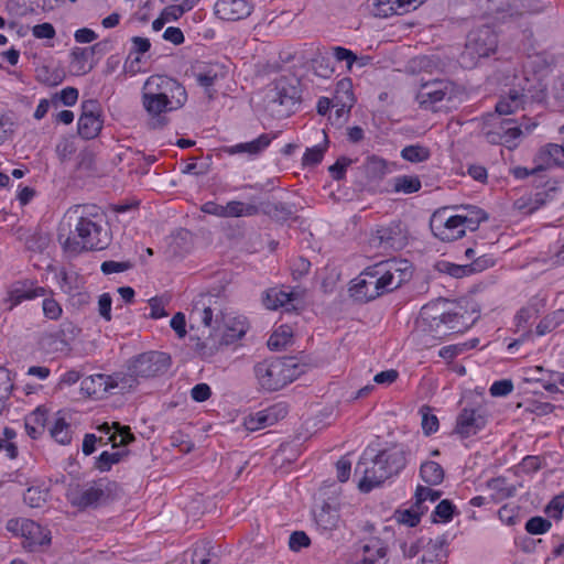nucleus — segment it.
I'll return each mask as SVG.
<instances>
[{
    "label": "nucleus",
    "instance_id": "48",
    "mask_svg": "<svg viewBox=\"0 0 564 564\" xmlns=\"http://www.w3.org/2000/svg\"><path fill=\"white\" fill-rule=\"evenodd\" d=\"M78 100V90L74 87L63 88L59 93L52 97V101L56 105L57 101L64 106L72 107Z\"/></svg>",
    "mask_w": 564,
    "mask_h": 564
},
{
    "label": "nucleus",
    "instance_id": "54",
    "mask_svg": "<svg viewBox=\"0 0 564 564\" xmlns=\"http://www.w3.org/2000/svg\"><path fill=\"white\" fill-rule=\"evenodd\" d=\"M499 520L506 525H514L518 520V509L511 505H505L498 510Z\"/></svg>",
    "mask_w": 564,
    "mask_h": 564
},
{
    "label": "nucleus",
    "instance_id": "11",
    "mask_svg": "<svg viewBox=\"0 0 564 564\" xmlns=\"http://www.w3.org/2000/svg\"><path fill=\"white\" fill-rule=\"evenodd\" d=\"M7 530L15 536L23 539V547L34 551L36 547L50 544V531L33 520L25 518L10 519Z\"/></svg>",
    "mask_w": 564,
    "mask_h": 564
},
{
    "label": "nucleus",
    "instance_id": "52",
    "mask_svg": "<svg viewBox=\"0 0 564 564\" xmlns=\"http://www.w3.org/2000/svg\"><path fill=\"white\" fill-rule=\"evenodd\" d=\"M395 520L401 524L413 528L419 524L421 517L417 511L405 509L395 512Z\"/></svg>",
    "mask_w": 564,
    "mask_h": 564
},
{
    "label": "nucleus",
    "instance_id": "37",
    "mask_svg": "<svg viewBox=\"0 0 564 564\" xmlns=\"http://www.w3.org/2000/svg\"><path fill=\"white\" fill-rule=\"evenodd\" d=\"M226 218L247 217L258 213V207L239 200H230L225 205Z\"/></svg>",
    "mask_w": 564,
    "mask_h": 564
},
{
    "label": "nucleus",
    "instance_id": "36",
    "mask_svg": "<svg viewBox=\"0 0 564 564\" xmlns=\"http://www.w3.org/2000/svg\"><path fill=\"white\" fill-rule=\"evenodd\" d=\"M423 481L429 485H438L443 481L444 470L440 464L435 462H425L420 469Z\"/></svg>",
    "mask_w": 564,
    "mask_h": 564
},
{
    "label": "nucleus",
    "instance_id": "14",
    "mask_svg": "<svg viewBox=\"0 0 564 564\" xmlns=\"http://www.w3.org/2000/svg\"><path fill=\"white\" fill-rule=\"evenodd\" d=\"M82 109L77 123L78 133L84 139H94L102 129L100 106L96 100H86L82 104Z\"/></svg>",
    "mask_w": 564,
    "mask_h": 564
},
{
    "label": "nucleus",
    "instance_id": "47",
    "mask_svg": "<svg viewBox=\"0 0 564 564\" xmlns=\"http://www.w3.org/2000/svg\"><path fill=\"white\" fill-rule=\"evenodd\" d=\"M366 171L373 177H381L388 172L387 161L378 156H370L366 162Z\"/></svg>",
    "mask_w": 564,
    "mask_h": 564
},
{
    "label": "nucleus",
    "instance_id": "57",
    "mask_svg": "<svg viewBox=\"0 0 564 564\" xmlns=\"http://www.w3.org/2000/svg\"><path fill=\"white\" fill-rule=\"evenodd\" d=\"M496 263V260L492 256L482 254L476 258L471 263H469L471 274L482 272L489 268H492Z\"/></svg>",
    "mask_w": 564,
    "mask_h": 564
},
{
    "label": "nucleus",
    "instance_id": "51",
    "mask_svg": "<svg viewBox=\"0 0 564 564\" xmlns=\"http://www.w3.org/2000/svg\"><path fill=\"white\" fill-rule=\"evenodd\" d=\"M456 508L452 501L444 499L442 500L434 510V516L443 523H447L453 519Z\"/></svg>",
    "mask_w": 564,
    "mask_h": 564
},
{
    "label": "nucleus",
    "instance_id": "17",
    "mask_svg": "<svg viewBox=\"0 0 564 564\" xmlns=\"http://www.w3.org/2000/svg\"><path fill=\"white\" fill-rule=\"evenodd\" d=\"M286 413V406L283 403H276L247 416L245 419V426L249 431L262 430L275 424Z\"/></svg>",
    "mask_w": 564,
    "mask_h": 564
},
{
    "label": "nucleus",
    "instance_id": "9",
    "mask_svg": "<svg viewBox=\"0 0 564 564\" xmlns=\"http://www.w3.org/2000/svg\"><path fill=\"white\" fill-rule=\"evenodd\" d=\"M498 46V37L495 31L485 25L473 30L467 39L465 50L462 54V64L471 67L478 58L488 57L494 54Z\"/></svg>",
    "mask_w": 564,
    "mask_h": 564
},
{
    "label": "nucleus",
    "instance_id": "28",
    "mask_svg": "<svg viewBox=\"0 0 564 564\" xmlns=\"http://www.w3.org/2000/svg\"><path fill=\"white\" fill-rule=\"evenodd\" d=\"M334 100L335 106L339 107L336 113L340 116L341 112H348L355 102L352 93V82L350 78H343L336 84Z\"/></svg>",
    "mask_w": 564,
    "mask_h": 564
},
{
    "label": "nucleus",
    "instance_id": "38",
    "mask_svg": "<svg viewBox=\"0 0 564 564\" xmlns=\"http://www.w3.org/2000/svg\"><path fill=\"white\" fill-rule=\"evenodd\" d=\"M316 524L325 531L333 530L337 527L339 521L338 512L330 507H323L315 514Z\"/></svg>",
    "mask_w": 564,
    "mask_h": 564
},
{
    "label": "nucleus",
    "instance_id": "60",
    "mask_svg": "<svg viewBox=\"0 0 564 564\" xmlns=\"http://www.w3.org/2000/svg\"><path fill=\"white\" fill-rule=\"evenodd\" d=\"M212 395V389L207 383H197L191 389V397L196 402H205Z\"/></svg>",
    "mask_w": 564,
    "mask_h": 564
},
{
    "label": "nucleus",
    "instance_id": "35",
    "mask_svg": "<svg viewBox=\"0 0 564 564\" xmlns=\"http://www.w3.org/2000/svg\"><path fill=\"white\" fill-rule=\"evenodd\" d=\"M36 78L40 83L54 87L63 83L65 74L61 68L42 66L36 69Z\"/></svg>",
    "mask_w": 564,
    "mask_h": 564
},
{
    "label": "nucleus",
    "instance_id": "50",
    "mask_svg": "<svg viewBox=\"0 0 564 564\" xmlns=\"http://www.w3.org/2000/svg\"><path fill=\"white\" fill-rule=\"evenodd\" d=\"M47 491L31 487L24 494V501L32 508H41L46 501Z\"/></svg>",
    "mask_w": 564,
    "mask_h": 564
},
{
    "label": "nucleus",
    "instance_id": "27",
    "mask_svg": "<svg viewBox=\"0 0 564 564\" xmlns=\"http://www.w3.org/2000/svg\"><path fill=\"white\" fill-rule=\"evenodd\" d=\"M104 497V490L97 485H87L69 494L70 502L79 508L96 506Z\"/></svg>",
    "mask_w": 564,
    "mask_h": 564
},
{
    "label": "nucleus",
    "instance_id": "34",
    "mask_svg": "<svg viewBox=\"0 0 564 564\" xmlns=\"http://www.w3.org/2000/svg\"><path fill=\"white\" fill-rule=\"evenodd\" d=\"M51 436L59 444L67 445L72 441L69 424L62 416H56L50 427Z\"/></svg>",
    "mask_w": 564,
    "mask_h": 564
},
{
    "label": "nucleus",
    "instance_id": "13",
    "mask_svg": "<svg viewBox=\"0 0 564 564\" xmlns=\"http://www.w3.org/2000/svg\"><path fill=\"white\" fill-rule=\"evenodd\" d=\"M455 91V86L449 80H433L424 83L416 93V101L422 108L432 109L438 102L451 100Z\"/></svg>",
    "mask_w": 564,
    "mask_h": 564
},
{
    "label": "nucleus",
    "instance_id": "20",
    "mask_svg": "<svg viewBox=\"0 0 564 564\" xmlns=\"http://www.w3.org/2000/svg\"><path fill=\"white\" fill-rule=\"evenodd\" d=\"M215 14L224 21H237L250 15L252 7L246 0H218Z\"/></svg>",
    "mask_w": 564,
    "mask_h": 564
},
{
    "label": "nucleus",
    "instance_id": "41",
    "mask_svg": "<svg viewBox=\"0 0 564 564\" xmlns=\"http://www.w3.org/2000/svg\"><path fill=\"white\" fill-rule=\"evenodd\" d=\"M564 319V312L556 311L553 314L543 318L536 326V334L539 336H544L545 334L553 330Z\"/></svg>",
    "mask_w": 564,
    "mask_h": 564
},
{
    "label": "nucleus",
    "instance_id": "18",
    "mask_svg": "<svg viewBox=\"0 0 564 564\" xmlns=\"http://www.w3.org/2000/svg\"><path fill=\"white\" fill-rule=\"evenodd\" d=\"M487 424V419L481 411L476 409H463L456 420L455 433L462 438L476 435Z\"/></svg>",
    "mask_w": 564,
    "mask_h": 564
},
{
    "label": "nucleus",
    "instance_id": "61",
    "mask_svg": "<svg viewBox=\"0 0 564 564\" xmlns=\"http://www.w3.org/2000/svg\"><path fill=\"white\" fill-rule=\"evenodd\" d=\"M171 328L176 333L178 338H184L186 332V318L181 312L176 313L170 321Z\"/></svg>",
    "mask_w": 564,
    "mask_h": 564
},
{
    "label": "nucleus",
    "instance_id": "58",
    "mask_svg": "<svg viewBox=\"0 0 564 564\" xmlns=\"http://www.w3.org/2000/svg\"><path fill=\"white\" fill-rule=\"evenodd\" d=\"M310 538L303 531H295L290 535L289 546L292 551H300L310 545Z\"/></svg>",
    "mask_w": 564,
    "mask_h": 564
},
{
    "label": "nucleus",
    "instance_id": "33",
    "mask_svg": "<svg viewBox=\"0 0 564 564\" xmlns=\"http://www.w3.org/2000/svg\"><path fill=\"white\" fill-rule=\"evenodd\" d=\"M293 337V329L289 325H280L268 340V347L271 350H280L286 347Z\"/></svg>",
    "mask_w": 564,
    "mask_h": 564
},
{
    "label": "nucleus",
    "instance_id": "46",
    "mask_svg": "<svg viewBox=\"0 0 564 564\" xmlns=\"http://www.w3.org/2000/svg\"><path fill=\"white\" fill-rule=\"evenodd\" d=\"M44 300L42 302L43 314L46 318L56 321L63 314V308L61 304L53 296H43Z\"/></svg>",
    "mask_w": 564,
    "mask_h": 564
},
{
    "label": "nucleus",
    "instance_id": "30",
    "mask_svg": "<svg viewBox=\"0 0 564 564\" xmlns=\"http://www.w3.org/2000/svg\"><path fill=\"white\" fill-rule=\"evenodd\" d=\"M93 51L85 47H75L70 52V70L74 75L82 76L91 70L89 57Z\"/></svg>",
    "mask_w": 564,
    "mask_h": 564
},
{
    "label": "nucleus",
    "instance_id": "59",
    "mask_svg": "<svg viewBox=\"0 0 564 564\" xmlns=\"http://www.w3.org/2000/svg\"><path fill=\"white\" fill-rule=\"evenodd\" d=\"M111 304L112 300L109 293H102L98 299L99 315L107 322L111 319Z\"/></svg>",
    "mask_w": 564,
    "mask_h": 564
},
{
    "label": "nucleus",
    "instance_id": "32",
    "mask_svg": "<svg viewBox=\"0 0 564 564\" xmlns=\"http://www.w3.org/2000/svg\"><path fill=\"white\" fill-rule=\"evenodd\" d=\"M386 549L379 540H370L362 547L361 564H382Z\"/></svg>",
    "mask_w": 564,
    "mask_h": 564
},
{
    "label": "nucleus",
    "instance_id": "21",
    "mask_svg": "<svg viewBox=\"0 0 564 564\" xmlns=\"http://www.w3.org/2000/svg\"><path fill=\"white\" fill-rule=\"evenodd\" d=\"M273 139V135L262 133L252 141L227 147L225 152L229 155L246 154L248 159L253 160L258 158L271 144Z\"/></svg>",
    "mask_w": 564,
    "mask_h": 564
},
{
    "label": "nucleus",
    "instance_id": "10",
    "mask_svg": "<svg viewBox=\"0 0 564 564\" xmlns=\"http://www.w3.org/2000/svg\"><path fill=\"white\" fill-rule=\"evenodd\" d=\"M131 382L118 371L112 375L95 373L84 378L80 388L85 394L101 399L108 393L128 391Z\"/></svg>",
    "mask_w": 564,
    "mask_h": 564
},
{
    "label": "nucleus",
    "instance_id": "8",
    "mask_svg": "<svg viewBox=\"0 0 564 564\" xmlns=\"http://www.w3.org/2000/svg\"><path fill=\"white\" fill-rule=\"evenodd\" d=\"M169 367V357L159 351H149L131 359L126 370L118 371L123 377L132 380L129 390L137 387L140 379H147L159 375Z\"/></svg>",
    "mask_w": 564,
    "mask_h": 564
},
{
    "label": "nucleus",
    "instance_id": "26",
    "mask_svg": "<svg viewBox=\"0 0 564 564\" xmlns=\"http://www.w3.org/2000/svg\"><path fill=\"white\" fill-rule=\"evenodd\" d=\"M528 88H522L521 91L514 89L511 90L507 97L501 98L496 105V113L498 116L511 115L520 109H524L527 102Z\"/></svg>",
    "mask_w": 564,
    "mask_h": 564
},
{
    "label": "nucleus",
    "instance_id": "43",
    "mask_svg": "<svg viewBox=\"0 0 564 564\" xmlns=\"http://www.w3.org/2000/svg\"><path fill=\"white\" fill-rule=\"evenodd\" d=\"M195 77L197 84L212 97L210 88L218 82L219 73L215 68H208L205 72L196 74Z\"/></svg>",
    "mask_w": 564,
    "mask_h": 564
},
{
    "label": "nucleus",
    "instance_id": "15",
    "mask_svg": "<svg viewBox=\"0 0 564 564\" xmlns=\"http://www.w3.org/2000/svg\"><path fill=\"white\" fill-rule=\"evenodd\" d=\"M267 109L276 117H286L296 105L294 89L284 84H276L267 93Z\"/></svg>",
    "mask_w": 564,
    "mask_h": 564
},
{
    "label": "nucleus",
    "instance_id": "24",
    "mask_svg": "<svg viewBox=\"0 0 564 564\" xmlns=\"http://www.w3.org/2000/svg\"><path fill=\"white\" fill-rule=\"evenodd\" d=\"M422 0H373L372 14L378 18H388L415 8Z\"/></svg>",
    "mask_w": 564,
    "mask_h": 564
},
{
    "label": "nucleus",
    "instance_id": "64",
    "mask_svg": "<svg viewBox=\"0 0 564 564\" xmlns=\"http://www.w3.org/2000/svg\"><path fill=\"white\" fill-rule=\"evenodd\" d=\"M564 510V498L555 497L553 498L546 507V513L554 519H560L562 517V512Z\"/></svg>",
    "mask_w": 564,
    "mask_h": 564
},
{
    "label": "nucleus",
    "instance_id": "39",
    "mask_svg": "<svg viewBox=\"0 0 564 564\" xmlns=\"http://www.w3.org/2000/svg\"><path fill=\"white\" fill-rule=\"evenodd\" d=\"M123 451L102 452L96 460V468L100 471H108L112 465L119 463L123 457Z\"/></svg>",
    "mask_w": 564,
    "mask_h": 564
},
{
    "label": "nucleus",
    "instance_id": "42",
    "mask_svg": "<svg viewBox=\"0 0 564 564\" xmlns=\"http://www.w3.org/2000/svg\"><path fill=\"white\" fill-rule=\"evenodd\" d=\"M326 144H317L312 148H307L303 158L302 164L304 166H315L322 162L324 154L326 152Z\"/></svg>",
    "mask_w": 564,
    "mask_h": 564
},
{
    "label": "nucleus",
    "instance_id": "22",
    "mask_svg": "<svg viewBox=\"0 0 564 564\" xmlns=\"http://www.w3.org/2000/svg\"><path fill=\"white\" fill-rule=\"evenodd\" d=\"M297 292L289 288H271L265 291L263 295V304L269 310H278L286 307L288 310L294 308V302L297 300Z\"/></svg>",
    "mask_w": 564,
    "mask_h": 564
},
{
    "label": "nucleus",
    "instance_id": "62",
    "mask_svg": "<svg viewBox=\"0 0 564 564\" xmlns=\"http://www.w3.org/2000/svg\"><path fill=\"white\" fill-rule=\"evenodd\" d=\"M513 390V384L510 380H498L495 381L489 391L494 397H505L508 395Z\"/></svg>",
    "mask_w": 564,
    "mask_h": 564
},
{
    "label": "nucleus",
    "instance_id": "6",
    "mask_svg": "<svg viewBox=\"0 0 564 564\" xmlns=\"http://www.w3.org/2000/svg\"><path fill=\"white\" fill-rule=\"evenodd\" d=\"M539 122L535 119L523 118L517 126L512 119H503L498 115H488L485 119L482 133L491 144H503L509 149L518 147L519 138L531 133Z\"/></svg>",
    "mask_w": 564,
    "mask_h": 564
},
{
    "label": "nucleus",
    "instance_id": "29",
    "mask_svg": "<svg viewBox=\"0 0 564 564\" xmlns=\"http://www.w3.org/2000/svg\"><path fill=\"white\" fill-rule=\"evenodd\" d=\"M47 422V411L42 408H36L25 417V431L28 435L36 440L45 431V424Z\"/></svg>",
    "mask_w": 564,
    "mask_h": 564
},
{
    "label": "nucleus",
    "instance_id": "25",
    "mask_svg": "<svg viewBox=\"0 0 564 564\" xmlns=\"http://www.w3.org/2000/svg\"><path fill=\"white\" fill-rule=\"evenodd\" d=\"M534 162L540 171L553 165L564 164V148L558 144L549 143L540 149L534 158Z\"/></svg>",
    "mask_w": 564,
    "mask_h": 564
},
{
    "label": "nucleus",
    "instance_id": "1",
    "mask_svg": "<svg viewBox=\"0 0 564 564\" xmlns=\"http://www.w3.org/2000/svg\"><path fill=\"white\" fill-rule=\"evenodd\" d=\"M412 275L408 260H388L367 268L351 281L350 295L360 302H368L398 289Z\"/></svg>",
    "mask_w": 564,
    "mask_h": 564
},
{
    "label": "nucleus",
    "instance_id": "45",
    "mask_svg": "<svg viewBox=\"0 0 564 564\" xmlns=\"http://www.w3.org/2000/svg\"><path fill=\"white\" fill-rule=\"evenodd\" d=\"M477 343H478V340L475 339L470 344L464 343V344L445 346L440 349L438 356L443 359L452 360L459 354H462L470 348H474L477 345Z\"/></svg>",
    "mask_w": 564,
    "mask_h": 564
},
{
    "label": "nucleus",
    "instance_id": "23",
    "mask_svg": "<svg viewBox=\"0 0 564 564\" xmlns=\"http://www.w3.org/2000/svg\"><path fill=\"white\" fill-rule=\"evenodd\" d=\"M518 0H487L485 14L496 23H502L520 14Z\"/></svg>",
    "mask_w": 564,
    "mask_h": 564
},
{
    "label": "nucleus",
    "instance_id": "16",
    "mask_svg": "<svg viewBox=\"0 0 564 564\" xmlns=\"http://www.w3.org/2000/svg\"><path fill=\"white\" fill-rule=\"evenodd\" d=\"M248 329V323L243 316H227L223 327H217L212 334V346L231 345L245 336Z\"/></svg>",
    "mask_w": 564,
    "mask_h": 564
},
{
    "label": "nucleus",
    "instance_id": "31",
    "mask_svg": "<svg viewBox=\"0 0 564 564\" xmlns=\"http://www.w3.org/2000/svg\"><path fill=\"white\" fill-rule=\"evenodd\" d=\"M392 192L397 194H413L421 189L422 182L416 175H398L391 180Z\"/></svg>",
    "mask_w": 564,
    "mask_h": 564
},
{
    "label": "nucleus",
    "instance_id": "3",
    "mask_svg": "<svg viewBox=\"0 0 564 564\" xmlns=\"http://www.w3.org/2000/svg\"><path fill=\"white\" fill-rule=\"evenodd\" d=\"M408 456L409 453L402 445H393L376 455L373 449L367 448L356 467V473L362 474L359 489L368 492L399 475L406 466Z\"/></svg>",
    "mask_w": 564,
    "mask_h": 564
},
{
    "label": "nucleus",
    "instance_id": "56",
    "mask_svg": "<svg viewBox=\"0 0 564 564\" xmlns=\"http://www.w3.org/2000/svg\"><path fill=\"white\" fill-rule=\"evenodd\" d=\"M333 54L336 61L346 62L348 70H351L354 63L357 62L356 54L352 51L341 46H335L333 48Z\"/></svg>",
    "mask_w": 564,
    "mask_h": 564
},
{
    "label": "nucleus",
    "instance_id": "44",
    "mask_svg": "<svg viewBox=\"0 0 564 564\" xmlns=\"http://www.w3.org/2000/svg\"><path fill=\"white\" fill-rule=\"evenodd\" d=\"M438 270L454 278L471 275L469 264H455L452 262L443 261L438 264Z\"/></svg>",
    "mask_w": 564,
    "mask_h": 564
},
{
    "label": "nucleus",
    "instance_id": "5",
    "mask_svg": "<svg viewBox=\"0 0 564 564\" xmlns=\"http://www.w3.org/2000/svg\"><path fill=\"white\" fill-rule=\"evenodd\" d=\"M444 208L433 214L431 229L442 241H454L462 238L466 230H476L478 225L487 218L486 213L475 206L463 208L460 214L448 215Z\"/></svg>",
    "mask_w": 564,
    "mask_h": 564
},
{
    "label": "nucleus",
    "instance_id": "2",
    "mask_svg": "<svg viewBox=\"0 0 564 564\" xmlns=\"http://www.w3.org/2000/svg\"><path fill=\"white\" fill-rule=\"evenodd\" d=\"M69 219L75 217L74 230L66 237L58 236L63 250L69 256L84 251L102 250L109 241L108 231L102 227V215L95 207H79L68 212Z\"/></svg>",
    "mask_w": 564,
    "mask_h": 564
},
{
    "label": "nucleus",
    "instance_id": "7",
    "mask_svg": "<svg viewBox=\"0 0 564 564\" xmlns=\"http://www.w3.org/2000/svg\"><path fill=\"white\" fill-rule=\"evenodd\" d=\"M301 368L293 358H273L254 366V376L260 387L267 391H276L295 380Z\"/></svg>",
    "mask_w": 564,
    "mask_h": 564
},
{
    "label": "nucleus",
    "instance_id": "63",
    "mask_svg": "<svg viewBox=\"0 0 564 564\" xmlns=\"http://www.w3.org/2000/svg\"><path fill=\"white\" fill-rule=\"evenodd\" d=\"M55 280L64 293L70 294L73 292L74 288L72 285V276L64 269L56 272Z\"/></svg>",
    "mask_w": 564,
    "mask_h": 564
},
{
    "label": "nucleus",
    "instance_id": "55",
    "mask_svg": "<svg viewBox=\"0 0 564 564\" xmlns=\"http://www.w3.org/2000/svg\"><path fill=\"white\" fill-rule=\"evenodd\" d=\"M422 430L424 434L431 435L438 430V419L436 415L430 413L429 409H422Z\"/></svg>",
    "mask_w": 564,
    "mask_h": 564
},
{
    "label": "nucleus",
    "instance_id": "53",
    "mask_svg": "<svg viewBox=\"0 0 564 564\" xmlns=\"http://www.w3.org/2000/svg\"><path fill=\"white\" fill-rule=\"evenodd\" d=\"M32 35L37 40H53L56 36V30L52 23L44 22L32 28Z\"/></svg>",
    "mask_w": 564,
    "mask_h": 564
},
{
    "label": "nucleus",
    "instance_id": "49",
    "mask_svg": "<svg viewBox=\"0 0 564 564\" xmlns=\"http://www.w3.org/2000/svg\"><path fill=\"white\" fill-rule=\"evenodd\" d=\"M551 527V522L542 517H533L529 519L525 523V530L530 534H544L549 532Z\"/></svg>",
    "mask_w": 564,
    "mask_h": 564
},
{
    "label": "nucleus",
    "instance_id": "12",
    "mask_svg": "<svg viewBox=\"0 0 564 564\" xmlns=\"http://www.w3.org/2000/svg\"><path fill=\"white\" fill-rule=\"evenodd\" d=\"M99 433V441L104 444L111 443L112 447L127 445L133 441V435L130 433V429L121 426L119 423L113 422L111 424L105 422L97 427ZM97 436L94 434H87L83 442V453L90 455L95 452Z\"/></svg>",
    "mask_w": 564,
    "mask_h": 564
},
{
    "label": "nucleus",
    "instance_id": "19",
    "mask_svg": "<svg viewBox=\"0 0 564 564\" xmlns=\"http://www.w3.org/2000/svg\"><path fill=\"white\" fill-rule=\"evenodd\" d=\"M48 294H52L51 290L37 286L31 281H22L11 286L6 302L8 303V307L11 310L24 301L34 300Z\"/></svg>",
    "mask_w": 564,
    "mask_h": 564
},
{
    "label": "nucleus",
    "instance_id": "40",
    "mask_svg": "<svg viewBox=\"0 0 564 564\" xmlns=\"http://www.w3.org/2000/svg\"><path fill=\"white\" fill-rule=\"evenodd\" d=\"M401 156L409 162L420 163L430 158V151L421 145H409L401 151Z\"/></svg>",
    "mask_w": 564,
    "mask_h": 564
},
{
    "label": "nucleus",
    "instance_id": "4",
    "mask_svg": "<svg viewBox=\"0 0 564 564\" xmlns=\"http://www.w3.org/2000/svg\"><path fill=\"white\" fill-rule=\"evenodd\" d=\"M141 100L147 113L155 118L181 109L187 101V91L176 79L155 74L144 82Z\"/></svg>",
    "mask_w": 564,
    "mask_h": 564
}]
</instances>
